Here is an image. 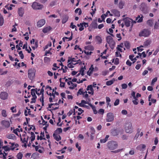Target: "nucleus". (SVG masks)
Masks as SVG:
<instances>
[{
    "label": "nucleus",
    "mask_w": 159,
    "mask_h": 159,
    "mask_svg": "<svg viewBox=\"0 0 159 159\" xmlns=\"http://www.w3.org/2000/svg\"><path fill=\"white\" fill-rule=\"evenodd\" d=\"M89 105L92 108L93 111V113L95 114H97L98 112L96 110L95 107L93 105L91 104H89Z\"/></svg>",
    "instance_id": "nucleus-22"
},
{
    "label": "nucleus",
    "mask_w": 159,
    "mask_h": 159,
    "mask_svg": "<svg viewBox=\"0 0 159 159\" xmlns=\"http://www.w3.org/2000/svg\"><path fill=\"white\" fill-rule=\"evenodd\" d=\"M146 147V146L144 144H142L139 145L138 146H137L136 148L138 149L139 150L141 148L143 149H144Z\"/></svg>",
    "instance_id": "nucleus-30"
},
{
    "label": "nucleus",
    "mask_w": 159,
    "mask_h": 159,
    "mask_svg": "<svg viewBox=\"0 0 159 159\" xmlns=\"http://www.w3.org/2000/svg\"><path fill=\"white\" fill-rule=\"evenodd\" d=\"M90 129L91 130V133L92 134H94L95 133V130L92 127H90Z\"/></svg>",
    "instance_id": "nucleus-55"
},
{
    "label": "nucleus",
    "mask_w": 159,
    "mask_h": 159,
    "mask_svg": "<svg viewBox=\"0 0 159 159\" xmlns=\"http://www.w3.org/2000/svg\"><path fill=\"white\" fill-rule=\"evenodd\" d=\"M104 112V109H100L98 111V113H102V115L103 114Z\"/></svg>",
    "instance_id": "nucleus-56"
},
{
    "label": "nucleus",
    "mask_w": 159,
    "mask_h": 159,
    "mask_svg": "<svg viewBox=\"0 0 159 159\" xmlns=\"http://www.w3.org/2000/svg\"><path fill=\"white\" fill-rule=\"evenodd\" d=\"M119 133V131L116 129H113L111 130V134L113 136L117 135Z\"/></svg>",
    "instance_id": "nucleus-16"
},
{
    "label": "nucleus",
    "mask_w": 159,
    "mask_h": 159,
    "mask_svg": "<svg viewBox=\"0 0 159 159\" xmlns=\"http://www.w3.org/2000/svg\"><path fill=\"white\" fill-rule=\"evenodd\" d=\"M137 131H138L136 133V135L134 138V139H137L139 135L140 131L139 130V129Z\"/></svg>",
    "instance_id": "nucleus-40"
},
{
    "label": "nucleus",
    "mask_w": 159,
    "mask_h": 159,
    "mask_svg": "<svg viewBox=\"0 0 159 159\" xmlns=\"http://www.w3.org/2000/svg\"><path fill=\"white\" fill-rule=\"evenodd\" d=\"M124 5V3L123 1L121 0L120 1L119 3V7L120 9H122Z\"/></svg>",
    "instance_id": "nucleus-31"
},
{
    "label": "nucleus",
    "mask_w": 159,
    "mask_h": 159,
    "mask_svg": "<svg viewBox=\"0 0 159 159\" xmlns=\"http://www.w3.org/2000/svg\"><path fill=\"white\" fill-rule=\"evenodd\" d=\"M35 73L34 70L32 69H30L28 70V77L30 80H32L35 76Z\"/></svg>",
    "instance_id": "nucleus-8"
},
{
    "label": "nucleus",
    "mask_w": 159,
    "mask_h": 159,
    "mask_svg": "<svg viewBox=\"0 0 159 159\" xmlns=\"http://www.w3.org/2000/svg\"><path fill=\"white\" fill-rule=\"evenodd\" d=\"M45 23V20L43 19L39 20L37 23V26L40 28Z\"/></svg>",
    "instance_id": "nucleus-10"
},
{
    "label": "nucleus",
    "mask_w": 159,
    "mask_h": 159,
    "mask_svg": "<svg viewBox=\"0 0 159 159\" xmlns=\"http://www.w3.org/2000/svg\"><path fill=\"white\" fill-rule=\"evenodd\" d=\"M111 12L114 14L116 16H120V12L116 9H113L111 11Z\"/></svg>",
    "instance_id": "nucleus-18"
},
{
    "label": "nucleus",
    "mask_w": 159,
    "mask_h": 159,
    "mask_svg": "<svg viewBox=\"0 0 159 159\" xmlns=\"http://www.w3.org/2000/svg\"><path fill=\"white\" fill-rule=\"evenodd\" d=\"M87 90H89L90 91H93V86L92 85H88L87 89Z\"/></svg>",
    "instance_id": "nucleus-37"
},
{
    "label": "nucleus",
    "mask_w": 159,
    "mask_h": 159,
    "mask_svg": "<svg viewBox=\"0 0 159 159\" xmlns=\"http://www.w3.org/2000/svg\"><path fill=\"white\" fill-rule=\"evenodd\" d=\"M35 89H32L31 90V93L32 97L33 98L31 99L32 100H35L37 98V96H36L35 94Z\"/></svg>",
    "instance_id": "nucleus-12"
},
{
    "label": "nucleus",
    "mask_w": 159,
    "mask_h": 159,
    "mask_svg": "<svg viewBox=\"0 0 159 159\" xmlns=\"http://www.w3.org/2000/svg\"><path fill=\"white\" fill-rule=\"evenodd\" d=\"M1 123L2 126L5 128H8L9 127L10 125V122L7 120H2L1 121Z\"/></svg>",
    "instance_id": "nucleus-9"
},
{
    "label": "nucleus",
    "mask_w": 159,
    "mask_h": 159,
    "mask_svg": "<svg viewBox=\"0 0 159 159\" xmlns=\"http://www.w3.org/2000/svg\"><path fill=\"white\" fill-rule=\"evenodd\" d=\"M14 82L13 80H10L6 82L5 86L7 87H9Z\"/></svg>",
    "instance_id": "nucleus-17"
},
{
    "label": "nucleus",
    "mask_w": 159,
    "mask_h": 159,
    "mask_svg": "<svg viewBox=\"0 0 159 159\" xmlns=\"http://www.w3.org/2000/svg\"><path fill=\"white\" fill-rule=\"evenodd\" d=\"M69 18V16L68 15H64L62 17V22L63 24L65 23L68 20Z\"/></svg>",
    "instance_id": "nucleus-13"
},
{
    "label": "nucleus",
    "mask_w": 159,
    "mask_h": 159,
    "mask_svg": "<svg viewBox=\"0 0 159 159\" xmlns=\"http://www.w3.org/2000/svg\"><path fill=\"white\" fill-rule=\"evenodd\" d=\"M140 9L144 13H148V11L147 4L144 3H143L140 5Z\"/></svg>",
    "instance_id": "nucleus-5"
},
{
    "label": "nucleus",
    "mask_w": 159,
    "mask_h": 159,
    "mask_svg": "<svg viewBox=\"0 0 159 159\" xmlns=\"http://www.w3.org/2000/svg\"><path fill=\"white\" fill-rule=\"evenodd\" d=\"M106 39L107 42L108 43H109L110 42H111V41H113V40L112 37L111 36L109 35L107 37Z\"/></svg>",
    "instance_id": "nucleus-19"
},
{
    "label": "nucleus",
    "mask_w": 159,
    "mask_h": 159,
    "mask_svg": "<svg viewBox=\"0 0 159 159\" xmlns=\"http://www.w3.org/2000/svg\"><path fill=\"white\" fill-rule=\"evenodd\" d=\"M124 128L126 133L130 134L132 132V124L130 120L126 121L124 125Z\"/></svg>",
    "instance_id": "nucleus-1"
},
{
    "label": "nucleus",
    "mask_w": 159,
    "mask_h": 159,
    "mask_svg": "<svg viewBox=\"0 0 159 159\" xmlns=\"http://www.w3.org/2000/svg\"><path fill=\"white\" fill-rule=\"evenodd\" d=\"M157 80V78L155 77L152 80L151 84H153L155 82H156Z\"/></svg>",
    "instance_id": "nucleus-60"
},
{
    "label": "nucleus",
    "mask_w": 159,
    "mask_h": 159,
    "mask_svg": "<svg viewBox=\"0 0 159 159\" xmlns=\"http://www.w3.org/2000/svg\"><path fill=\"white\" fill-rule=\"evenodd\" d=\"M86 80L84 78V79H83V80H79V81H77V83L78 84H79L80 83H82L83 82V81H86Z\"/></svg>",
    "instance_id": "nucleus-59"
},
{
    "label": "nucleus",
    "mask_w": 159,
    "mask_h": 159,
    "mask_svg": "<svg viewBox=\"0 0 159 159\" xmlns=\"http://www.w3.org/2000/svg\"><path fill=\"white\" fill-rule=\"evenodd\" d=\"M134 100H133L132 102L135 105H137L138 103V102H137L138 99L135 98H134Z\"/></svg>",
    "instance_id": "nucleus-48"
},
{
    "label": "nucleus",
    "mask_w": 159,
    "mask_h": 159,
    "mask_svg": "<svg viewBox=\"0 0 159 159\" xmlns=\"http://www.w3.org/2000/svg\"><path fill=\"white\" fill-rule=\"evenodd\" d=\"M121 113L123 115H126L127 114V111L126 110H123L121 111Z\"/></svg>",
    "instance_id": "nucleus-57"
},
{
    "label": "nucleus",
    "mask_w": 159,
    "mask_h": 159,
    "mask_svg": "<svg viewBox=\"0 0 159 159\" xmlns=\"http://www.w3.org/2000/svg\"><path fill=\"white\" fill-rule=\"evenodd\" d=\"M126 64L129 66H130L132 65V63L129 60L126 61Z\"/></svg>",
    "instance_id": "nucleus-63"
},
{
    "label": "nucleus",
    "mask_w": 159,
    "mask_h": 159,
    "mask_svg": "<svg viewBox=\"0 0 159 159\" xmlns=\"http://www.w3.org/2000/svg\"><path fill=\"white\" fill-rule=\"evenodd\" d=\"M8 94L6 92H2L0 94V98L3 100H5L7 98Z\"/></svg>",
    "instance_id": "nucleus-11"
},
{
    "label": "nucleus",
    "mask_w": 159,
    "mask_h": 159,
    "mask_svg": "<svg viewBox=\"0 0 159 159\" xmlns=\"http://www.w3.org/2000/svg\"><path fill=\"white\" fill-rule=\"evenodd\" d=\"M151 43V41L149 40H147L144 42V46L147 47Z\"/></svg>",
    "instance_id": "nucleus-32"
},
{
    "label": "nucleus",
    "mask_w": 159,
    "mask_h": 159,
    "mask_svg": "<svg viewBox=\"0 0 159 159\" xmlns=\"http://www.w3.org/2000/svg\"><path fill=\"white\" fill-rule=\"evenodd\" d=\"M154 29H159V23L156 22L154 25Z\"/></svg>",
    "instance_id": "nucleus-54"
},
{
    "label": "nucleus",
    "mask_w": 159,
    "mask_h": 159,
    "mask_svg": "<svg viewBox=\"0 0 159 159\" xmlns=\"http://www.w3.org/2000/svg\"><path fill=\"white\" fill-rule=\"evenodd\" d=\"M2 116L4 117H6L7 116L6 111L5 110H3L2 111Z\"/></svg>",
    "instance_id": "nucleus-35"
},
{
    "label": "nucleus",
    "mask_w": 159,
    "mask_h": 159,
    "mask_svg": "<svg viewBox=\"0 0 159 159\" xmlns=\"http://www.w3.org/2000/svg\"><path fill=\"white\" fill-rule=\"evenodd\" d=\"M85 66H84V67L82 66L81 67V69L80 70V73H81V75L82 76H83L84 75V72L85 70Z\"/></svg>",
    "instance_id": "nucleus-23"
},
{
    "label": "nucleus",
    "mask_w": 159,
    "mask_h": 159,
    "mask_svg": "<svg viewBox=\"0 0 159 159\" xmlns=\"http://www.w3.org/2000/svg\"><path fill=\"white\" fill-rule=\"evenodd\" d=\"M121 87L122 89H125L127 88L128 86L126 84H121Z\"/></svg>",
    "instance_id": "nucleus-51"
},
{
    "label": "nucleus",
    "mask_w": 159,
    "mask_h": 159,
    "mask_svg": "<svg viewBox=\"0 0 159 159\" xmlns=\"http://www.w3.org/2000/svg\"><path fill=\"white\" fill-rule=\"evenodd\" d=\"M114 116L113 114L111 112L108 113L107 114L106 121L107 122H111L113 120Z\"/></svg>",
    "instance_id": "nucleus-7"
},
{
    "label": "nucleus",
    "mask_w": 159,
    "mask_h": 159,
    "mask_svg": "<svg viewBox=\"0 0 159 159\" xmlns=\"http://www.w3.org/2000/svg\"><path fill=\"white\" fill-rule=\"evenodd\" d=\"M52 29V28L50 26H48L43 29V32L44 33H46Z\"/></svg>",
    "instance_id": "nucleus-15"
},
{
    "label": "nucleus",
    "mask_w": 159,
    "mask_h": 159,
    "mask_svg": "<svg viewBox=\"0 0 159 159\" xmlns=\"http://www.w3.org/2000/svg\"><path fill=\"white\" fill-rule=\"evenodd\" d=\"M119 63V60L118 58H116L115 59V64L117 65Z\"/></svg>",
    "instance_id": "nucleus-61"
},
{
    "label": "nucleus",
    "mask_w": 159,
    "mask_h": 159,
    "mask_svg": "<svg viewBox=\"0 0 159 159\" xmlns=\"http://www.w3.org/2000/svg\"><path fill=\"white\" fill-rule=\"evenodd\" d=\"M108 44H109V46L112 49H113L115 44V41L113 40V41H111V42H110V43Z\"/></svg>",
    "instance_id": "nucleus-20"
},
{
    "label": "nucleus",
    "mask_w": 159,
    "mask_h": 159,
    "mask_svg": "<svg viewBox=\"0 0 159 159\" xmlns=\"http://www.w3.org/2000/svg\"><path fill=\"white\" fill-rule=\"evenodd\" d=\"M159 51V48H157L156 49V51L154 52L153 53V55H156Z\"/></svg>",
    "instance_id": "nucleus-64"
},
{
    "label": "nucleus",
    "mask_w": 159,
    "mask_h": 159,
    "mask_svg": "<svg viewBox=\"0 0 159 159\" xmlns=\"http://www.w3.org/2000/svg\"><path fill=\"white\" fill-rule=\"evenodd\" d=\"M2 148L4 149V150L6 151H9L10 150H11V148L8 147L7 146H3Z\"/></svg>",
    "instance_id": "nucleus-36"
},
{
    "label": "nucleus",
    "mask_w": 159,
    "mask_h": 159,
    "mask_svg": "<svg viewBox=\"0 0 159 159\" xmlns=\"http://www.w3.org/2000/svg\"><path fill=\"white\" fill-rule=\"evenodd\" d=\"M125 47L129 49L130 47L129 43L128 41H125L124 42Z\"/></svg>",
    "instance_id": "nucleus-28"
},
{
    "label": "nucleus",
    "mask_w": 159,
    "mask_h": 159,
    "mask_svg": "<svg viewBox=\"0 0 159 159\" xmlns=\"http://www.w3.org/2000/svg\"><path fill=\"white\" fill-rule=\"evenodd\" d=\"M15 137V136L13 134H11L8 135L7 138L11 139H14Z\"/></svg>",
    "instance_id": "nucleus-34"
},
{
    "label": "nucleus",
    "mask_w": 159,
    "mask_h": 159,
    "mask_svg": "<svg viewBox=\"0 0 159 159\" xmlns=\"http://www.w3.org/2000/svg\"><path fill=\"white\" fill-rule=\"evenodd\" d=\"M53 136L54 138L57 141H59L61 139V138L60 135H58L57 134L54 133L53 134Z\"/></svg>",
    "instance_id": "nucleus-14"
},
{
    "label": "nucleus",
    "mask_w": 159,
    "mask_h": 159,
    "mask_svg": "<svg viewBox=\"0 0 159 159\" xmlns=\"http://www.w3.org/2000/svg\"><path fill=\"white\" fill-rule=\"evenodd\" d=\"M92 27L94 29H96L98 27V24L96 21L93 22L91 24Z\"/></svg>",
    "instance_id": "nucleus-24"
},
{
    "label": "nucleus",
    "mask_w": 159,
    "mask_h": 159,
    "mask_svg": "<svg viewBox=\"0 0 159 159\" xmlns=\"http://www.w3.org/2000/svg\"><path fill=\"white\" fill-rule=\"evenodd\" d=\"M44 61L46 63H48L50 61V58L47 57H45L44 58Z\"/></svg>",
    "instance_id": "nucleus-43"
},
{
    "label": "nucleus",
    "mask_w": 159,
    "mask_h": 159,
    "mask_svg": "<svg viewBox=\"0 0 159 159\" xmlns=\"http://www.w3.org/2000/svg\"><path fill=\"white\" fill-rule=\"evenodd\" d=\"M119 102V99H117L116 100L115 102L114 103V106H116L118 105Z\"/></svg>",
    "instance_id": "nucleus-53"
},
{
    "label": "nucleus",
    "mask_w": 159,
    "mask_h": 159,
    "mask_svg": "<svg viewBox=\"0 0 159 159\" xmlns=\"http://www.w3.org/2000/svg\"><path fill=\"white\" fill-rule=\"evenodd\" d=\"M123 149V148H122L120 149H118L115 151H111V152H113L114 153H116L120 152V151H122Z\"/></svg>",
    "instance_id": "nucleus-50"
},
{
    "label": "nucleus",
    "mask_w": 159,
    "mask_h": 159,
    "mask_svg": "<svg viewBox=\"0 0 159 159\" xmlns=\"http://www.w3.org/2000/svg\"><path fill=\"white\" fill-rule=\"evenodd\" d=\"M33 8L35 10H40L43 8V5L39 4L37 2H34L32 5Z\"/></svg>",
    "instance_id": "nucleus-6"
},
{
    "label": "nucleus",
    "mask_w": 159,
    "mask_h": 159,
    "mask_svg": "<svg viewBox=\"0 0 159 159\" xmlns=\"http://www.w3.org/2000/svg\"><path fill=\"white\" fill-rule=\"evenodd\" d=\"M52 45V43L51 42H50L49 43V44L47 45L44 48V50H45L46 49L48 48V46L51 47Z\"/></svg>",
    "instance_id": "nucleus-58"
},
{
    "label": "nucleus",
    "mask_w": 159,
    "mask_h": 159,
    "mask_svg": "<svg viewBox=\"0 0 159 159\" xmlns=\"http://www.w3.org/2000/svg\"><path fill=\"white\" fill-rule=\"evenodd\" d=\"M18 13L20 16L22 17L24 14L22 8L19 9Z\"/></svg>",
    "instance_id": "nucleus-21"
},
{
    "label": "nucleus",
    "mask_w": 159,
    "mask_h": 159,
    "mask_svg": "<svg viewBox=\"0 0 159 159\" xmlns=\"http://www.w3.org/2000/svg\"><path fill=\"white\" fill-rule=\"evenodd\" d=\"M58 103H51L50 104H48V108H51L52 106H54V105H58Z\"/></svg>",
    "instance_id": "nucleus-49"
},
{
    "label": "nucleus",
    "mask_w": 159,
    "mask_h": 159,
    "mask_svg": "<svg viewBox=\"0 0 159 159\" xmlns=\"http://www.w3.org/2000/svg\"><path fill=\"white\" fill-rule=\"evenodd\" d=\"M72 35H73V33L72 32H71V36L69 38H68V37H64L62 38L63 40V41L65 42V39H68L69 40H71L72 39Z\"/></svg>",
    "instance_id": "nucleus-33"
},
{
    "label": "nucleus",
    "mask_w": 159,
    "mask_h": 159,
    "mask_svg": "<svg viewBox=\"0 0 159 159\" xmlns=\"http://www.w3.org/2000/svg\"><path fill=\"white\" fill-rule=\"evenodd\" d=\"M19 54L21 59H23L24 58V55L22 53V51H20L19 52Z\"/></svg>",
    "instance_id": "nucleus-46"
},
{
    "label": "nucleus",
    "mask_w": 159,
    "mask_h": 159,
    "mask_svg": "<svg viewBox=\"0 0 159 159\" xmlns=\"http://www.w3.org/2000/svg\"><path fill=\"white\" fill-rule=\"evenodd\" d=\"M81 27L79 28V30L80 31L83 30L84 29L83 25L82 23H80Z\"/></svg>",
    "instance_id": "nucleus-62"
},
{
    "label": "nucleus",
    "mask_w": 159,
    "mask_h": 159,
    "mask_svg": "<svg viewBox=\"0 0 159 159\" xmlns=\"http://www.w3.org/2000/svg\"><path fill=\"white\" fill-rule=\"evenodd\" d=\"M87 99L89 100V101H85L84 100H82L81 101V102L82 103L88 104L89 105V104H90V103H89V102L90 101L89 98H87Z\"/></svg>",
    "instance_id": "nucleus-41"
},
{
    "label": "nucleus",
    "mask_w": 159,
    "mask_h": 159,
    "mask_svg": "<svg viewBox=\"0 0 159 159\" xmlns=\"http://www.w3.org/2000/svg\"><path fill=\"white\" fill-rule=\"evenodd\" d=\"M151 34L150 30L147 29H143L142 30L139 34V36H143L144 37H148Z\"/></svg>",
    "instance_id": "nucleus-3"
},
{
    "label": "nucleus",
    "mask_w": 159,
    "mask_h": 159,
    "mask_svg": "<svg viewBox=\"0 0 159 159\" xmlns=\"http://www.w3.org/2000/svg\"><path fill=\"white\" fill-rule=\"evenodd\" d=\"M62 130L61 128H58L55 131L54 133L56 134H59L60 133H62Z\"/></svg>",
    "instance_id": "nucleus-27"
},
{
    "label": "nucleus",
    "mask_w": 159,
    "mask_h": 159,
    "mask_svg": "<svg viewBox=\"0 0 159 159\" xmlns=\"http://www.w3.org/2000/svg\"><path fill=\"white\" fill-rule=\"evenodd\" d=\"M13 81H14V83L16 84H21L20 81L18 80H15Z\"/></svg>",
    "instance_id": "nucleus-52"
},
{
    "label": "nucleus",
    "mask_w": 159,
    "mask_h": 159,
    "mask_svg": "<svg viewBox=\"0 0 159 159\" xmlns=\"http://www.w3.org/2000/svg\"><path fill=\"white\" fill-rule=\"evenodd\" d=\"M107 146L109 149L111 150L116 148L118 146V145L116 142L112 141H109L108 142Z\"/></svg>",
    "instance_id": "nucleus-2"
},
{
    "label": "nucleus",
    "mask_w": 159,
    "mask_h": 159,
    "mask_svg": "<svg viewBox=\"0 0 159 159\" xmlns=\"http://www.w3.org/2000/svg\"><path fill=\"white\" fill-rule=\"evenodd\" d=\"M109 137V136L108 135H107L106 136L105 138L103 139H101L100 140V142L101 143H105L108 139V137Z\"/></svg>",
    "instance_id": "nucleus-25"
},
{
    "label": "nucleus",
    "mask_w": 159,
    "mask_h": 159,
    "mask_svg": "<svg viewBox=\"0 0 159 159\" xmlns=\"http://www.w3.org/2000/svg\"><path fill=\"white\" fill-rule=\"evenodd\" d=\"M31 142H32L33 141H34L35 138V136L34 134V133L33 132H31Z\"/></svg>",
    "instance_id": "nucleus-29"
},
{
    "label": "nucleus",
    "mask_w": 159,
    "mask_h": 159,
    "mask_svg": "<svg viewBox=\"0 0 159 159\" xmlns=\"http://www.w3.org/2000/svg\"><path fill=\"white\" fill-rule=\"evenodd\" d=\"M61 78H60V79L59 81L60 82V86L61 87H64L65 86V83L64 82H62L61 81Z\"/></svg>",
    "instance_id": "nucleus-45"
},
{
    "label": "nucleus",
    "mask_w": 159,
    "mask_h": 159,
    "mask_svg": "<svg viewBox=\"0 0 159 159\" xmlns=\"http://www.w3.org/2000/svg\"><path fill=\"white\" fill-rule=\"evenodd\" d=\"M123 20L124 21L125 25L126 27H129L131 25V28H132L134 24L132 19L129 18H123Z\"/></svg>",
    "instance_id": "nucleus-4"
},
{
    "label": "nucleus",
    "mask_w": 159,
    "mask_h": 159,
    "mask_svg": "<svg viewBox=\"0 0 159 159\" xmlns=\"http://www.w3.org/2000/svg\"><path fill=\"white\" fill-rule=\"evenodd\" d=\"M114 81V80H113L107 81L106 82V84L107 85H110L113 83Z\"/></svg>",
    "instance_id": "nucleus-38"
},
{
    "label": "nucleus",
    "mask_w": 159,
    "mask_h": 159,
    "mask_svg": "<svg viewBox=\"0 0 159 159\" xmlns=\"http://www.w3.org/2000/svg\"><path fill=\"white\" fill-rule=\"evenodd\" d=\"M41 119L42 120V124H43V125H47V124H49L47 121H45L43 119V117H41Z\"/></svg>",
    "instance_id": "nucleus-47"
},
{
    "label": "nucleus",
    "mask_w": 159,
    "mask_h": 159,
    "mask_svg": "<svg viewBox=\"0 0 159 159\" xmlns=\"http://www.w3.org/2000/svg\"><path fill=\"white\" fill-rule=\"evenodd\" d=\"M153 23V20H149L147 21V24L150 26H152Z\"/></svg>",
    "instance_id": "nucleus-26"
},
{
    "label": "nucleus",
    "mask_w": 159,
    "mask_h": 159,
    "mask_svg": "<svg viewBox=\"0 0 159 159\" xmlns=\"http://www.w3.org/2000/svg\"><path fill=\"white\" fill-rule=\"evenodd\" d=\"M23 156V154L20 152L18 153L17 155V157L18 159H21Z\"/></svg>",
    "instance_id": "nucleus-42"
},
{
    "label": "nucleus",
    "mask_w": 159,
    "mask_h": 159,
    "mask_svg": "<svg viewBox=\"0 0 159 159\" xmlns=\"http://www.w3.org/2000/svg\"><path fill=\"white\" fill-rule=\"evenodd\" d=\"M4 23V19L3 16L0 17V26H2L3 25Z\"/></svg>",
    "instance_id": "nucleus-39"
},
{
    "label": "nucleus",
    "mask_w": 159,
    "mask_h": 159,
    "mask_svg": "<svg viewBox=\"0 0 159 159\" xmlns=\"http://www.w3.org/2000/svg\"><path fill=\"white\" fill-rule=\"evenodd\" d=\"M96 39L100 43H101L102 42V40L101 38L99 36H97L96 37Z\"/></svg>",
    "instance_id": "nucleus-44"
}]
</instances>
